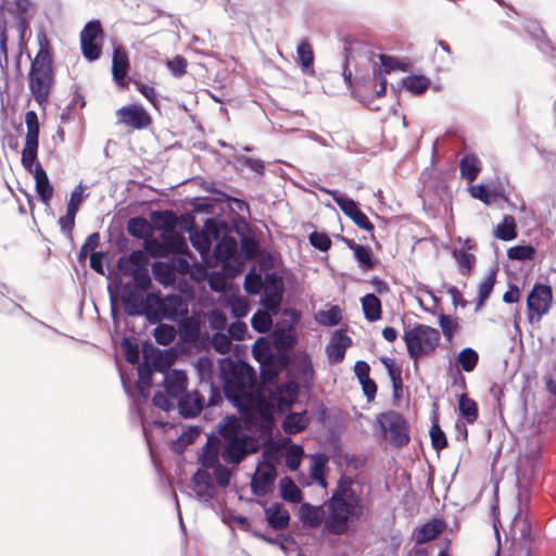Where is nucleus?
<instances>
[{
	"mask_svg": "<svg viewBox=\"0 0 556 556\" xmlns=\"http://www.w3.org/2000/svg\"><path fill=\"white\" fill-rule=\"evenodd\" d=\"M328 515L325 519V531L333 535H344L350 523L358 521L365 513L363 496L354 488L350 477H341L331 496L325 503Z\"/></svg>",
	"mask_w": 556,
	"mask_h": 556,
	"instance_id": "nucleus-1",
	"label": "nucleus"
},
{
	"mask_svg": "<svg viewBox=\"0 0 556 556\" xmlns=\"http://www.w3.org/2000/svg\"><path fill=\"white\" fill-rule=\"evenodd\" d=\"M222 377L226 399L244 414L257 393L254 369L245 362H229L222 368Z\"/></svg>",
	"mask_w": 556,
	"mask_h": 556,
	"instance_id": "nucleus-2",
	"label": "nucleus"
},
{
	"mask_svg": "<svg viewBox=\"0 0 556 556\" xmlns=\"http://www.w3.org/2000/svg\"><path fill=\"white\" fill-rule=\"evenodd\" d=\"M39 50L31 60L28 73L29 91L38 104H45L54 83L52 55L43 34L38 35Z\"/></svg>",
	"mask_w": 556,
	"mask_h": 556,
	"instance_id": "nucleus-3",
	"label": "nucleus"
},
{
	"mask_svg": "<svg viewBox=\"0 0 556 556\" xmlns=\"http://www.w3.org/2000/svg\"><path fill=\"white\" fill-rule=\"evenodd\" d=\"M149 302L152 308L149 312L148 321L155 325L163 319L178 321L188 315V304L179 294H167L162 296L157 293H149Z\"/></svg>",
	"mask_w": 556,
	"mask_h": 556,
	"instance_id": "nucleus-4",
	"label": "nucleus"
},
{
	"mask_svg": "<svg viewBox=\"0 0 556 556\" xmlns=\"http://www.w3.org/2000/svg\"><path fill=\"white\" fill-rule=\"evenodd\" d=\"M403 339L408 356L416 362L421 356L434 351L440 341V332L435 328L418 324L412 329L405 330Z\"/></svg>",
	"mask_w": 556,
	"mask_h": 556,
	"instance_id": "nucleus-5",
	"label": "nucleus"
},
{
	"mask_svg": "<svg viewBox=\"0 0 556 556\" xmlns=\"http://www.w3.org/2000/svg\"><path fill=\"white\" fill-rule=\"evenodd\" d=\"M377 422L383 438L394 447L406 446L410 441L409 425L402 414L387 410L378 415Z\"/></svg>",
	"mask_w": 556,
	"mask_h": 556,
	"instance_id": "nucleus-6",
	"label": "nucleus"
},
{
	"mask_svg": "<svg viewBox=\"0 0 556 556\" xmlns=\"http://www.w3.org/2000/svg\"><path fill=\"white\" fill-rule=\"evenodd\" d=\"M220 457L226 465L237 468L249 455L260 451V442L250 434L220 441Z\"/></svg>",
	"mask_w": 556,
	"mask_h": 556,
	"instance_id": "nucleus-7",
	"label": "nucleus"
},
{
	"mask_svg": "<svg viewBox=\"0 0 556 556\" xmlns=\"http://www.w3.org/2000/svg\"><path fill=\"white\" fill-rule=\"evenodd\" d=\"M237 249L236 238L229 235L223 236L214 249L215 264H220L223 273L229 278H235L241 271L242 263L237 257Z\"/></svg>",
	"mask_w": 556,
	"mask_h": 556,
	"instance_id": "nucleus-8",
	"label": "nucleus"
},
{
	"mask_svg": "<svg viewBox=\"0 0 556 556\" xmlns=\"http://www.w3.org/2000/svg\"><path fill=\"white\" fill-rule=\"evenodd\" d=\"M30 5H31V3L29 0H14L12 2L5 0L0 5V10L3 15V18H5L7 15L12 17L16 22L18 30L21 33V41H20L21 52L16 60L17 66L20 65V60H21L23 49L26 48V45L23 41V36H24L25 29L28 26L26 14H27L28 10L30 9ZM5 24H7V21L3 20V25H5Z\"/></svg>",
	"mask_w": 556,
	"mask_h": 556,
	"instance_id": "nucleus-9",
	"label": "nucleus"
},
{
	"mask_svg": "<svg viewBox=\"0 0 556 556\" xmlns=\"http://www.w3.org/2000/svg\"><path fill=\"white\" fill-rule=\"evenodd\" d=\"M553 299L552 288L546 285H536L528 294L527 306L530 321H540L551 306Z\"/></svg>",
	"mask_w": 556,
	"mask_h": 556,
	"instance_id": "nucleus-10",
	"label": "nucleus"
},
{
	"mask_svg": "<svg viewBox=\"0 0 556 556\" xmlns=\"http://www.w3.org/2000/svg\"><path fill=\"white\" fill-rule=\"evenodd\" d=\"M324 191L332 197L334 203L355 225L367 231L374 230V225L370 223L367 215L359 210L357 202L334 190L324 189Z\"/></svg>",
	"mask_w": 556,
	"mask_h": 556,
	"instance_id": "nucleus-11",
	"label": "nucleus"
},
{
	"mask_svg": "<svg viewBox=\"0 0 556 556\" xmlns=\"http://www.w3.org/2000/svg\"><path fill=\"white\" fill-rule=\"evenodd\" d=\"M282 294L283 286L281 279L275 273L267 274L261 300L264 308L273 315H277L280 311Z\"/></svg>",
	"mask_w": 556,
	"mask_h": 556,
	"instance_id": "nucleus-12",
	"label": "nucleus"
},
{
	"mask_svg": "<svg viewBox=\"0 0 556 556\" xmlns=\"http://www.w3.org/2000/svg\"><path fill=\"white\" fill-rule=\"evenodd\" d=\"M122 303L124 312L128 316H144L148 319L149 312L152 308V302H149V293L142 296L139 292L130 288L128 283L125 285Z\"/></svg>",
	"mask_w": 556,
	"mask_h": 556,
	"instance_id": "nucleus-13",
	"label": "nucleus"
},
{
	"mask_svg": "<svg viewBox=\"0 0 556 556\" xmlns=\"http://www.w3.org/2000/svg\"><path fill=\"white\" fill-rule=\"evenodd\" d=\"M276 477L277 470L275 465L270 462H262L251 480L252 493L256 496L267 495L274 485Z\"/></svg>",
	"mask_w": 556,
	"mask_h": 556,
	"instance_id": "nucleus-14",
	"label": "nucleus"
},
{
	"mask_svg": "<svg viewBox=\"0 0 556 556\" xmlns=\"http://www.w3.org/2000/svg\"><path fill=\"white\" fill-rule=\"evenodd\" d=\"M118 123L125 124L135 129H142L151 124L148 112L137 104L123 106L116 111Z\"/></svg>",
	"mask_w": 556,
	"mask_h": 556,
	"instance_id": "nucleus-15",
	"label": "nucleus"
},
{
	"mask_svg": "<svg viewBox=\"0 0 556 556\" xmlns=\"http://www.w3.org/2000/svg\"><path fill=\"white\" fill-rule=\"evenodd\" d=\"M205 230L194 231L190 233V242L192 247L201 254L202 260L206 261L213 239H217L218 230L214 220L207 219L204 226Z\"/></svg>",
	"mask_w": 556,
	"mask_h": 556,
	"instance_id": "nucleus-16",
	"label": "nucleus"
},
{
	"mask_svg": "<svg viewBox=\"0 0 556 556\" xmlns=\"http://www.w3.org/2000/svg\"><path fill=\"white\" fill-rule=\"evenodd\" d=\"M260 341L261 339L256 341L252 350V353L254 358L260 362L262 380L266 382H273L278 377V374L282 369L283 364L278 357H276L271 353H266L263 355L260 352L257 345Z\"/></svg>",
	"mask_w": 556,
	"mask_h": 556,
	"instance_id": "nucleus-17",
	"label": "nucleus"
},
{
	"mask_svg": "<svg viewBox=\"0 0 556 556\" xmlns=\"http://www.w3.org/2000/svg\"><path fill=\"white\" fill-rule=\"evenodd\" d=\"M299 395V383L295 381L283 382L269 393V400L279 409L290 408Z\"/></svg>",
	"mask_w": 556,
	"mask_h": 556,
	"instance_id": "nucleus-18",
	"label": "nucleus"
},
{
	"mask_svg": "<svg viewBox=\"0 0 556 556\" xmlns=\"http://www.w3.org/2000/svg\"><path fill=\"white\" fill-rule=\"evenodd\" d=\"M205 404L204 396L198 391L185 392L177 400L179 414L184 418L197 417L203 409Z\"/></svg>",
	"mask_w": 556,
	"mask_h": 556,
	"instance_id": "nucleus-19",
	"label": "nucleus"
},
{
	"mask_svg": "<svg viewBox=\"0 0 556 556\" xmlns=\"http://www.w3.org/2000/svg\"><path fill=\"white\" fill-rule=\"evenodd\" d=\"M169 365V361L166 359L165 355L161 352H157L153 365L150 366L147 362H143L138 366V381L137 389L139 392H143L144 389L149 388L152 382V371L153 368L157 371H164L165 367Z\"/></svg>",
	"mask_w": 556,
	"mask_h": 556,
	"instance_id": "nucleus-20",
	"label": "nucleus"
},
{
	"mask_svg": "<svg viewBox=\"0 0 556 556\" xmlns=\"http://www.w3.org/2000/svg\"><path fill=\"white\" fill-rule=\"evenodd\" d=\"M352 344V339L342 330H338L326 345V354L331 364H339L343 361L346 349Z\"/></svg>",
	"mask_w": 556,
	"mask_h": 556,
	"instance_id": "nucleus-21",
	"label": "nucleus"
},
{
	"mask_svg": "<svg viewBox=\"0 0 556 556\" xmlns=\"http://www.w3.org/2000/svg\"><path fill=\"white\" fill-rule=\"evenodd\" d=\"M187 381L186 371L173 369L165 372L163 386L169 396L178 400V397L187 391Z\"/></svg>",
	"mask_w": 556,
	"mask_h": 556,
	"instance_id": "nucleus-22",
	"label": "nucleus"
},
{
	"mask_svg": "<svg viewBox=\"0 0 556 556\" xmlns=\"http://www.w3.org/2000/svg\"><path fill=\"white\" fill-rule=\"evenodd\" d=\"M254 399L251 402L250 408H253L256 415L261 418L260 428L263 431H271L273 422H274V407L275 405L270 400H266L260 393L254 395Z\"/></svg>",
	"mask_w": 556,
	"mask_h": 556,
	"instance_id": "nucleus-23",
	"label": "nucleus"
},
{
	"mask_svg": "<svg viewBox=\"0 0 556 556\" xmlns=\"http://www.w3.org/2000/svg\"><path fill=\"white\" fill-rule=\"evenodd\" d=\"M258 504L264 507L266 521L271 529L285 530L289 527L290 514L280 503H274L268 507L262 502Z\"/></svg>",
	"mask_w": 556,
	"mask_h": 556,
	"instance_id": "nucleus-24",
	"label": "nucleus"
},
{
	"mask_svg": "<svg viewBox=\"0 0 556 556\" xmlns=\"http://www.w3.org/2000/svg\"><path fill=\"white\" fill-rule=\"evenodd\" d=\"M294 370L298 382L305 389L312 388L315 371L312 358L308 354L303 353L295 357Z\"/></svg>",
	"mask_w": 556,
	"mask_h": 556,
	"instance_id": "nucleus-25",
	"label": "nucleus"
},
{
	"mask_svg": "<svg viewBox=\"0 0 556 556\" xmlns=\"http://www.w3.org/2000/svg\"><path fill=\"white\" fill-rule=\"evenodd\" d=\"M128 68L129 60L127 51L122 46L114 47L112 58V75L114 81L118 86H125V78L128 73Z\"/></svg>",
	"mask_w": 556,
	"mask_h": 556,
	"instance_id": "nucleus-26",
	"label": "nucleus"
},
{
	"mask_svg": "<svg viewBox=\"0 0 556 556\" xmlns=\"http://www.w3.org/2000/svg\"><path fill=\"white\" fill-rule=\"evenodd\" d=\"M147 263L148 257L146 253L141 250H135L129 255L118 258L117 268L123 275L129 276L147 266Z\"/></svg>",
	"mask_w": 556,
	"mask_h": 556,
	"instance_id": "nucleus-27",
	"label": "nucleus"
},
{
	"mask_svg": "<svg viewBox=\"0 0 556 556\" xmlns=\"http://www.w3.org/2000/svg\"><path fill=\"white\" fill-rule=\"evenodd\" d=\"M179 339L185 344H193L201 336V325L195 317L188 315L182 317L178 324Z\"/></svg>",
	"mask_w": 556,
	"mask_h": 556,
	"instance_id": "nucleus-28",
	"label": "nucleus"
},
{
	"mask_svg": "<svg viewBox=\"0 0 556 556\" xmlns=\"http://www.w3.org/2000/svg\"><path fill=\"white\" fill-rule=\"evenodd\" d=\"M161 240L164 242L165 249L169 254H187L189 256L192 253L188 250L186 239L176 230H163Z\"/></svg>",
	"mask_w": 556,
	"mask_h": 556,
	"instance_id": "nucleus-29",
	"label": "nucleus"
},
{
	"mask_svg": "<svg viewBox=\"0 0 556 556\" xmlns=\"http://www.w3.org/2000/svg\"><path fill=\"white\" fill-rule=\"evenodd\" d=\"M220 440L215 435H210L206 444L203 447V452L199 457V462L203 468L210 469L218 466L220 455Z\"/></svg>",
	"mask_w": 556,
	"mask_h": 556,
	"instance_id": "nucleus-30",
	"label": "nucleus"
},
{
	"mask_svg": "<svg viewBox=\"0 0 556 556\" xmlns=\"http://www.w3.org/2000/svg\"><path fill=\"white\" fill-rule=\"evenodd\" d=\"M34 178L36 192L41 202L47 204L52 199L53 187L40 163H36V167L34 169Z\"/></svg>",
	"mask_w": 556,
	"mask_h": 556,
	"instance_id": "nucleus-31",
	"label": "nucleus"
},
{
	"mask_svg": "<svg viewBox=\"0 0 556 556\" xmlns=\"http://www.w3.org/2000/svg\"><path fill=\"white\" fill-rule=\"evenodd\" d=\"M309 419L306 410L301 413H289L282 420L281 428L287 434H296L307 428Z\"/></svg>",
	"mask_w": 556,
	"mask_h": 556,
	"instance_id": "nucleus-32",
	"label": "nucleus"
},
{
	"mask_svg": "<svg viewBox=\"0 0 556 556\" xmlns=\"http://www.w3.org/2000/svg\"><path fill=\"white\" fill-rule=\"evenodd\" d=\"M218 433L220 435V441L241 438L242 434H247L242 431L240 419L235 415H228L222 419L218 425Z\"/></svg>",
	"mask_w": 556,
	"mask_h": 556,
	"instance_id": "nucleus-33",
	"label": "nucleus"
},
{
	"mask_svg": "<svg viewBox=\"0 0 556 556\" xmlns=\"http://www.w3.org/2000/svg\"><path fill=\"white\" fill-rule=\"evenodd\" d=\"M300 519L304 525L316 528L325 523V510L321 506L303 503L300 507Z\"/></svg>",
	"mask_w": 556,
	"mask_h": 556,
	"instance_id": "nucleus-34",
	"label": "nucleus"
},
{
	"mask_svg": "<svg viewBox=\"0 0 556 556\" xmlns=\"http://www.w3.org/2000/svg\"><path fill=\"white\" fill-rule=\"evenodd\" d=\"M296 62L304 74L309 76L315 75L313 68L314 52L306 40H302L296 47Z\"/></svg>",
	"mask_w": 556,
	"mask_h": 556,
	"instance_id": "nucleus-35",
	"label": "nucleus"
},
{
	"mask_svg": "<svg viewBox=\"0 0 556 556\" xmlns=\"http://www.w3.org/2000/svg\"><path fill=\"white\" fill-rule=\"evenodd\" d=\"M279 494L282 500L298 504L303 500L302 490L295 484L290 477H283L279 481Z\"/></svg>",
	"mask_w": 556,
	"mask_h": 556,
	"instance_id": "nucleus-36",
	"label": "nucleus"
},
{
	"mask_svg": "<svg viewBox=\"0 0 556 556\" xmlns=\"http://www.w3.org/2000/svg\"><path fill=\"white\" fill-rule=\"evenodd\" d=\"M481 170V162L475 154H466L459 162L462 178L472 182Z\"/></svg>",
	"mask_w": 556,
	"mask_h": 556,
	"instance_id": "nucleus-37",
	"label": "nucleus"
},
{
	"mask_svg": "<svg viewBox=\"0 0 556 556\" xmlns=\"http://www.w3.org/2000/svg\"><path fill=\"white\" fill-rule=\"evenodd\" d=\"M361 303L365 318L368 321H377L381 318V302L374 293H367L362 298Z\"/></svg>",
	"mask_w": 556,
	"mask_h": 556,
	"instance_id": "nucleus-38",
	"label": "nucleus"
},
{
	"mask_svg": "<svg viewBox=\"0 0 556 556\" xmlns=\"http://www.w3.org/2000/svg\"><path fill=\"white\" fill-rule=\"evenodd\" d=\"M517 225L511 215H504L502 222L494 229V237L502 241H511L517 238Z\"/></svg>",
	"mask_w": 556,
	"mask_h": 556,
	"instance_id": "nucleus-39",
	"label": "nucleus"
},
{
	"mask_svg": "<svg viewBox=\"0 0 556 556\" xmlns=\"http://www.w3.org/2000/svg\"><path fill=\"white\" fill-rule=\"evenodd\" d=\"M430 86V79L422 75H409L402 79V87L413 94L424 93Z\"/></svg>",
	"mask_w": 556,
	"mask_h": 556,
	"instance_id": "nucleus-40",
	"label": "nucleus"
},
{
	"mask_svg": "<svg viewBox=\"0 0 556 556\" xmlns=\"http://www.w3.org/2000/svg\"><path fill=\"white\" fill-rule=\"evenodd\" d=\"M458 408L462 417L465 418L467 424H473L478 418L477 403L463 393L458 400Z\"/></svg>",
	"mask_w": 556,
	"mask_h": 556,
	"instance_id": "nucleus-41",
	"label": "nucleus"
},
{
	"mask_svg": "<svg viewBox=\"0 0 556 556\" xmlns=\"http://www.w3.org/2000/svg\"><path fill=\"white\" fill-rule=\"evenodd\" d=\"M177 336V331L174 326L163 323H157V326L153 330V337L157 344L168 345Z\"/></svg>",
	"mask_w": 556,
	"mask_h": 556,
	"instance_id": "nucleus-42",
	"label": "nucleus"
},
{
	"mask_svg": "<svg viewBox=\"0 0 556 556\" xmlns=\"http://www.w3.org/2000/svg\"><path fill=\"white\" fill-rule=\"evenodd\" d=\"M457 362L464 371L471 372L478 365L479 354L472 348H465L458 353Z\"/></svg>",
	"mask_w": 556,
	"mask_h": 556,
	"instance_id": "nucleus-43",
	"label": "nucleus"
},
{
	"mask_svg": "<svg viewBox=\"0 0 556 556\" xmlns=\"http://www.w3.org/2000/svg\"><path fill=\"white\" fill-rule=\"evenodd\" d=\"M38 142L25 141L22 152V164L24 168L34 174L37 162Z\"/></svg>",
	"mask_w": 556,
	"mask_h": 556,
	"instance_id": "nucleus-44",
	"label": "nucleus"
},
{
	"mask_svg": "<svg viewBox=\"0 0 556 556\" xmlns=\"http://www.w3.org/2000/svg\"><path fill=\"white\" fill-rule=\"evenodd\" d=\"M453 257L455 258L462 275H468L472 270L476 263L473 254L468 253L464 249L454 250Z\"/></svg>",
	"mask_w": 556,
	"mask_h": 556,
	"instance_id": "nucleus-45",
	"label": "nucleus"
},
{
	"mask_svg": "<svg viewBox=\"0 0 556 556\" xmlns=\"http://www.w3.org/2000/svg\"><path fill=\"white\" fill-rule=\"evenodd\" d=\"M496 271L491 270L489 275L480 282L477 299V309L483 306L485 300L490 296L495 285Z\"/></svg>",
	"mask_w": 556,
	"mask_h": 556,
	"instance_id": "nucleus-46",
	"label": "nucleus"
},
{
	"mask_svg": "<svg viewBox=\"0 0 556 556\" xmlns=\"http://www.w3.org/2000/svg\"><path fill=\"white\" fill-rule=\"evenodd\" d=\"M153 275L154 278L164 286H169L175 282V275L168 263H154Z\"/></svg>",
	"mask_w": 556,
	"mask_h": 556,
	"instance_id": "nucleus-47",
	"label": "nucleus"
},
{
	"mask_svg": "<svg viewBox=\"0 0 556 556\" xmlns=\"http://www.w3.org/2000/svg\"><path fill=\"white\" fill-rule=\"evenodd\" d=\"M271 313L257 311L251 318L253 329L260 333H265L270 330L273 326Z\"/></svg>",
	"mask_w": 556,
	"mask_h": 556,
	"instance_id": "nucleus-48",
	"label": "nucleus"
},
{
	"mask_svg": "<svg viewBox=\"0 0 556 556\" xmlns=\"http://www.w3.org/2000/svg\"><path fill=\"white\" fill-rule=\"evenodd\" d=\"M150 228L148 220L144 217H131L127 223V231L130 236L141 239L146 236Z\"/></svg>",
	"mask_w": 556,
	"mask_h": 556,
	"instance_id": "nucleus-49",
	"label": "nucleus"
},
{
	"mask_svg": "<svg viewBox=\"0 0 556 556\" xmlns=\"http://www.w3.org/2000/svg\"><path fill=\"white\" fill-rule=\"evenodd\" d=\"M244 290L249 294H257L264 289L265 282L263 281L261 273L251 270L247 274L244 279Z\"/></svg>",
	"mask_w": 556,
	"mask_h": 556,
	"instance_id": "nucleus-50",
	"label": "nucleus"
},
{
	"mask_svg": "<svg viewBox=\"0 0 556 556\" xmlns=\"http://www.w3.org/2000/svg\"><path fill=\"white\" fill-rule=\"evenodd\" d=\"M303 454H304V451L301 445L292 444L291 446H289L286 451V458H285L286 466L292 471L298 470V468L300 467Z\"/></svg>",
	"mask_w": 556,
	"mask_h": 556,
	"instance_id": "nucleus-51",
	"label": "nucleus"
},
{
	"mask_svg": "<svg viewBox=\"0 0 556 556\" xmlns=\"http://www.w3.org/2000/svg\"><path fill=\"white\" fill-rule=\"evenodd\" d=\"M535 255V249L530 245H515L508 249L507 256L513 261L532 260Z\"/></svg>",
	"mask_w": 556,
	"mask_h": 556,
	"instance_id": "nucleus-52",
	"label": "nucleus"
},
{
	"mask_svg": "<svg viewBox=\"0 0 556 556\" xmlns=\"http://www.w3.org/2000/svg\"><path fill=\"white\" fill-rule=\"evenodd\" d=\"M194 367L201 381H208L212 379L214 372V362L212 358L207 356H201L195 361Z\"/></svg>",
	"mask_w": 556,
	"mask_h": 556,
	"instance_id": "nucleus-53",
	"label": "nucleus"
},
{
	"mask_svg": "<svg viewBox=\"0 0 556 556\" xmlns=\"http://www.w3.org/2000/svg\"><path fill=\"white\" fill-rule=\"evenodd\" d=\"M25 123L27 126V134L25 141L38 142L39 137V122L36 112L28 111L25 115Z\"/></svg>",
	"mask_w": 556,
	"mask_h": 556,
	"instance_id": "nucleus-54",
	"label": "nucleus"
},
{
	"mask_svg": "<svg viewBox=\"0 0 556 556\" xmlns=\"http://www.w3.org/2000/svg\"><path fill=\"white\" fill-rule=\"evenodd\" d=\"M441 529L435 522H427L425 523L417 532L416 542L417 544H424L428 541L434 539Z\"/></svg>",
	"mask_w": 556,
	"mask_h": 556,
	"instance_id": "nucleus-55",
	"label": "nucleus"
},
{
	"mask_svg": "<svg viewBox=\"0 0 556 556\" xmlns=\"http://www.w3.org/2000/svg\"><path fill=\"white\" fill-rule=\"evenodd\" d=\"M342 319L341 309L338 306H332L328 311L318 313L317 320L324 326H336Z\"/></svg>",
	"mask_w": 556,
	"mask_h": 556,
	"instance_id": "nucleus-56",
	"label": "nucleus"
},
{
	"mask_svg": "<svg viewBox=\"0 0 556 556\" xmlns=\"http://www.w3.org/2000/svg\"><path fill=\"white\" fill-rule=\"evenodd\" d=\"M213 349L219 354H227L231 348V339L228 334L216 331L211 339Z\"/></svg>",
	"mask_w": 556,
	"mask_h": 556,
	"instance_id": "nucleus-57",
	"label": "nucleus"
},
{
	"mask_svg": "<svg viewBox=\"0 0 556 556\" xmlns=\"http://www.w3.org/2000/svg\"><path fill=\"white\" fill-rule=\"evenodd\" d=\"M354 257L358 262L359 267L363 269H371L374 267V261L371 251L365 245H355Z\"/></svg>",
	"mask_w": 556,
	"mask_h": 556,
	"instance_id": "nucleus-58",
	"label": "nucleus"
},
{
	"mask_svg": "<svg viewBox=\"0 0 556 556\" xmlns=\"http://www.w3.org/2000/svg\"><path fill=\"white\" fill-rule=\"evenodd\" d=\"M8 35L7 26H0V68L3 74L8 73L9 56H8Z\"/></svg>",
	"mask_w": 556,
	"mask_h": 556,
	"instance_id": "nucleus-59",
	"label": "nucleus"
},
{
	"mask_svg": "<svg viewBox=\"0 0 556 556\" xmlns=\"http://www.w3.org/2000/svg\"><path fill=\"white\" fill-rule=\"evenodd\" d=\"M102 34L101 24L99 21L88 22L80 33V41H96L98 36Z\"/></svg>",
	"mask_w": 556,
	"mask_h": 556,
	"instance_id": "nucleus-60",
	"label": "nucleus"
},
{
	"mask_svg": "<svg viewBox=\"0 0 556 556\" xmlns=\"http://www.w3.org/2000/svg\"><path fill=\"white\" fill-rule=\"evenodd\" d=\"M429 433L433 448L441 451L447 446L445 433L437 422L432 424Z\"/></svg>",
	"mask_w": 556,
	"mask_h": 556,
	"instance_id": "nucleus-61",
	"label": "nucleus"
},
{
	"mask_svg": "<svg viewBox=\"0 0 556 556\" xmlns=\"http://www.w3.org/2000/svg\"><path fill=\"white\" fill-rule=\"evenodd\" d=\"M175 400L176 399L169 396L166 392L163 393L159 391L154 393L152 403L155 407L164 412H169L175 408Z\"/></svg>",
	"mask_w": 556,
	"mask_h": 556,
	"instance_id": "nucleus-62",
	"label": "nucleus"
},
{
	"mask_svg": "<svg viewBox=\"0 0 556 556\" xmlns=\"http://www.w3.org/2000/svg\"><path fill=\"white\" fill-rule=\"evenodd\" d=\"M99 242L100 235L98 232L89 235L80 248L78 256L79 261L81 262L83 260H85L89 253H94L93 251L98 248Z\"/></svg>",
	"mask_w": 556,
	"mask_h": 556,
	"instance_id": "nucleus-63",
	"label": "nucleus"
},
{
	"mask_svg": "<svg viewBox=\"0 0 556 556\" xmlns=\"http://www.w3.org/2000/svg\"><path fill=\"white\" fill-rule=\"evenodd\" d=\"M309 243L317 250L326 252L331 247V240L324 232L314 231L309 235Z\"/></svg>",
	"mask_w": 556,
	"mask_h": 556,
	"instance_id": "nucleus-64",
	"label": "nucleus"
}]
</instances>
